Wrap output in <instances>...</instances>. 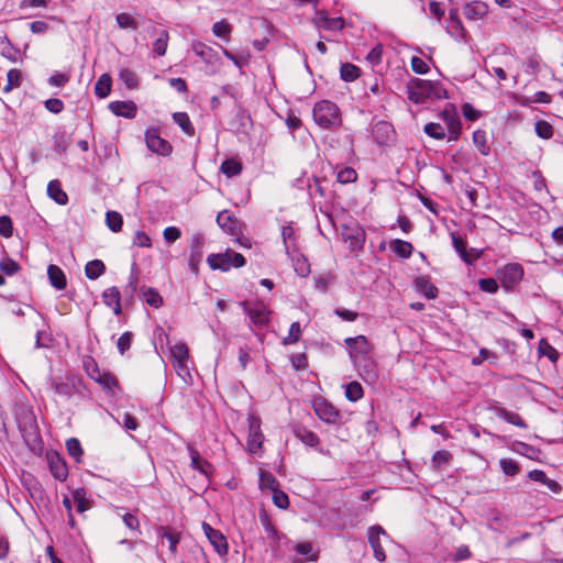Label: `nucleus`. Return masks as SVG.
I'll return each mask as SVG.
<instances>
[{
  "mask_svg": "<svg viewBox=\"0 0 563 563\" xmlns=\"http://www.w3.org/2000/svg\"><path fill=\"white\" fill-rule=\"evenodd\" d=\"M408 99L413 103H423L428 99H448L446 89L438 81L411 78L407 84Z\"/></svg>",
  "mask_w": 563,
  "mask_h": 563,
  "instance_id": "nucleus-1",
  "label": "nucleus"
},
{
  "mask_svg": "<svg viewBox=\"0 0 563 563\" xmlns=\"http://www.w3.org/2000/svg\"><path fill=\"white\" fill-rule=\"evenodd\" d=\"M313 120L314 122L323 128L329 129L340 123L339 108L329 100H322L313 107Z\"/></svg>",
  "mask_w": 563,
  "mask_h": 563,
  "instance_id": "nucleus-2",
  "label": "nucleus"
},
{
  "mask_svg": "<svg viewBox=\"0 0 563 563\" xmlns=\"http://www.w3.org/2000/svg\"><path fill=\"white\" fill-rule=\"evenodd\" d=\"M207 262L212 269L227 272L231 267H242L245 264V258L240 253L227 251L225 253L210 254Z\"/></svg>",
  "mask_w": 563,
  "mask_h": 563,
  "instance_id": "nucleus-3",
  "label": "nucleus"
},
{
  "mask_svg": "<svg viewBox=\"0 0 563 563\" xmlns=\"http://www.w3.org/2000/svg\"><path fill=\"white\" fill-rule=\"evenodd\" d=\"M51 386L57 395L69 399L81 391L82 380L79 376L68 374L65 377L53 379Z\"/></svg>",
  "mask_w": 563,
  "mask_h": 563,
  "instance_id": "nucleus-4",
  "label": "nucleus"
},
{
  "mask_svg": "<svg viewBox=\"0 0 563 563\" xmlns=\"http://www.w3.org/2000/svg\"><path fill=\"white\" fill-rule=\"evenodd\" d=\"M440 117L448 129L449 141H457L461 134L462 122L456 108L451 103L446 104Z\"/></svg>",
  "mask_w": 563,
  "mask_h": 563,
  "instance_id": "nucleus-5",
  "label": "nucleus"
},
{
  "mask_svg": "<svg viewBox=\"0 0 563 563\" xmlns=\"http://www.w3.org/2000/svg\"><path fill=\"white\" fill-rule=\"evenodd\" d=\"M497 277L505 289L511 290L522 279L523 268L517 263L507 264L497 271Z\"/></svg>",
  "mask_w": 563,
  "mask_h": 563,
  "instance_id": "nucleus-6",
  "label": "nucleus"
},
{
  "mask_svg": "<svg viewBox=\"0 0 563 563\" xmlns=\"http://www.w3.org/2000/svg\"><path fill=\"white\" fill-rule=\"evenodd\" d=\"M241 306L253 324L262 327L268 323L271 311L264 302H242Z\"/></svg>",
  "mask_w": 563,
  "mask_h": 563,
  "instance_id": "nucleus-7",
  "label": "nucleus"
},
{
  "mask_svg": "<svg viewBox=\"0 0 563 563\" xmlns=\"http://www.w3.org/2000/svg\"><path fill=\"white\" fill-rule=\"evenodd\" d=\"M249 437H247V448L249 451L253 454H256L263 445L264 435L261 430V420L260 418L251 415L249 416Z\"/></svg>",
  "mask_w": 563,
  "mask_h": 563,
  "instance_id": "nucleus-8",
  "label": "nucleus"
},
{
  "mask_svg": "<svg viewBox=\"0 0 563 563\" xmlns=\"http://www.w3.org/2000/svg\"><path fill=\"white\" fill-rule=\"evenodd\" d=\"M341 236L352 251L361 250L365 242V233L357 224L342 225Z\"/></svg>",
  "mask_w": 563,
  "mask_h": 563,
  "instance_id": "nucleus-9",
  "label": "nucleus"
},
{
  "mask_svg": "<svg viewBox=\"0 0 563 563\" xmlns=\"http://www.w3.org/2000/svg\"><path fill=\"white\" fill-rule=\"evenodd\" d=\"M202 530L219 555H224L228 553L227 539L219 530L213 529L207 522H202Z\"/></svg>",
  "mask_w": 563,
  "mask_h": 563,
  "instance_id": "nucleus-10",
  "label": "nucleus"
},
{
  "mask_svg": "<svg viewBox=\"0 0 563 563\" xmlns=\"http://www.w3.org/2000/svg\"><path fill=\"white\" fill-rule=\"evenodd\" d=\"M353 361L365 382L375 383L377 380L378 372L375 362L371 357L354 356Z\"/></svg>",
  "mask_w": 563,
  "mask_h": 563,
  "instance_id": "nucleus-11",
  "label": "nucleus"
},
{
  "mask_svg": "<svg viewBox=\"0 0 563 563\" xmlns=\"http://www.w3.org/2000/svg\"><path fill=\"white\" fill-rule=\"evenodd\" d=\"M145 142L147 148L163 156H167L172 153V145L161 137L155 131H147L145 134Z\"/></svg>",
  "mask_w": 563,
  "mask_h": 563,
  "instance_id": "nucleus-12",
  "label": "nucleus"
},
{
  "mask_svg": "<svg viewBox=\"0 0 563 563\" xmlns=\"http://www.w3.org/2000/svg\"><path fill=\"white\" fill-rule=\"evenodd\" d=\"M313 23L317 27L327 31H341L344 27V20L342 18H330L323 10L316 12Z\"/></svg>",
  "mask_w": 563,
  "mask_h": 563,
  "instance_id": "nucleus-13",
  "label": "nucleus"
},
{
  "mask_svg": "<svg viewBox=\"0 0 563 563\" xmlns=\"http://www.w3.org/2000/svg\"><path fill=\"white\" fill-rule=\"evenodd\" d=\"M316 415L327 423H336L340 420L339 411L325 400L314 401Z\"/></svg>",
  "mask_w": 563,
  "mask_h": 563,
  "instance_id": "nucleus-14",
  "label": "nucleus"
},
{
  "mask_svg": "<svg viewBox=\"0 0 563 563\" xmlns=\"http://www.w3.org/2000/svg\"><path fill=\"white\" fill-rule=\"evenodd\" d=\"M385 534L386 532L380 526H373L368 529V542L373 549L375 559L379 562L386 559L385 551L380 543V536Z\"/></svg>",
  "mask_w": 563,
  "mask_h": 563,
  "instance_id": "nucleus-15",
  "label": "nucleus"
},
{
  "mask_svg": "<svg viewBox=\"0 0 563 563\" xmlns=\"http://www.w3.org/2000/svg\"><path fill=\"white\" fill-rule=\"evenodd\" d=\"M345 344L352 350L351 356L354 360V356L365 357L371 351L372 346L368 343V340L364 335H357L355 338H346L344 340Z\"/></svg>",
  "mask_w": 563,
  "mask_h": 563,
  "instance_id": "nucleus-16",
  "label": "nucleus"
},
{
  "mask_svg": "<svg viewBox=\"0 0 563 563\" xmlns=\"http://www.w3.org/2000/svg\"><path fill=\"white\" fill-rule=\"evenodd\" d=\"M203 243L205 240L201 234H195L190 240L191 254L189 257V267L195 274L198 273V264L202 256Z\"/></svg>",
  "mask_w": 563,
  "mask_h": 563,
  "instance_id": "nucleus-17",
  "label": "nucleus"
},
{
  "mask_svg": "<svg viewBox=\"0 0 563 563\" xmlns=\"http://www.w3.org/2000/svg\"><path fill=\"white\" fill-rule=\"evenodd\" d=\"M109 109L117 117L133 119L136 115L137 108L133 101H112Z\"/></svg>",
  "mask_w": 563,
  "mask_h": 563,
  "instance_id": "nucleus-18",
  "label": "nucleus"
},
{
  "mask_svg": "<svg viewBox=\"0 0 563 563\" xmlns=\"http://www.w3.org/2000/svg\"><path fill=\"white\" fill-rule=\"evenodd\" d=\"M463 12L466 19L477 21L488 13V5L482 1H472L464 5Z\"/></svg>",
  "mask_w": 563,
  "mask_h": 563,
  "instance_id": "nucleus-19",
  "label": "nucleus"
},
{
  "mask_svg": "<svg viewBox=\"0 0 563 563\" xmlns=\"http://www.w3.org/2000/svg\"><path fill=\"white\" fill-rule=\"evenodd\" d=\"M48 465L52 475L56 479L64 482L67 478L68 470L66 463L58 454H53L48 456Z\"/></svg>",
  "mask_w": 563,
  "mask_h": 563,
  "instance_id": "nucleus-20",
  "label": "nucleus"
},
{
  "mask_svg": "<svg viewBox=\"0 0 563 563\" xmlns=\"http://www.w3.org/2000/svg\"><path fill=\"white\" fill-rule=\"evenodd\" d=\"M102 299L106 306L113 309L114 314L121 313V294L118 287L107 288L102 294Z\"/></svg>",
  "mask_w": 563,
  "mask_h": 563,
  "instance_id": "nucleus-21",
  "label": "nucleus"
},
{
  "mask_svg": "<svg viewBox=\"0 0 563 563\" xmlns=\"http://www.w3.org/2000/svg\"><path fill=\"white\" fill-rule=\"evenodd\" d=\"M528 476L531 481H534V482H538V483L544 485L552 493H559L561 490L560 484L558 482H555L554 479L549 478L543 471L533 470V471L529 472Z\"/></svg>",
  "mask_w": 563,
  "mask_h": 563,
  "instance_id": "nucleus-22",
  "label": "nucleus"
},
{
  "mask_svg": "<svg viewBox=\"0 0 563 563\" xmlns=\"http://www.w3.org/2000/svg\"><path fill=\"white\" fill-rule=\"evenodd\" d=\"M493 410H494V413L496 415V417L507 421L508 423H511V424L517 426L522 429L528 428L527 423L522 420V418L518 413L509 411L503 407H495Z\"/></svg>",
  "mask_w": 563,
  "mask_h": 563,
  "instance_id": "nucleus-23",
  "label": "nucleus"
},
{
  "mask_svg": "<svg viewBox=\"0 0 563 563\" xmlns=\"http://www.w3.org/2000/svg\"><path fill=\"white\" fill-rule=\"evenodd\" d=\"M47 275L49 283L54 288L58 290H63L66 288V276L62 268H59L57 265H49L47 268Z\"/></svg>",
  "mask_w": 563,
  "mask_h": 563,
  "instance_id": "nucleus-24",
  "label": "nucleus"
},
{
  "mask_svg": "<svg viewBox=\"0 0 563 563\" xmlns=\"http://www.w3.org/2000/svg\"><path fill=\"white\" fill-rule=\"evenodd\" d=\"M47 195L58 205H66L68 201L67 194L62 189L60 183L58 180H51L47 185Z\"/></svg>",
  "mask_w": 563,
  "mask_h": 563,
  "instance_id": "nucleus-25",
  "label": "nucleus"
},
{
  "mask_svg": "<svg viewBox=\"0 0 563 563\" xmlns=\"http://www.w3.org/2000/svg\"><path fill=\"white\" fill-rule=\"evenodd\" d=\"M416 288L422 292L428 299H434L438 296V288L430 282L428 277L421 276L415 280Z\"/></svg>",
  "mask_w": 563,
  "mask_h": 563,
  "instance_id": "nucleus-26",
  "label": "nucleus"
},
{
  "mask_svg": "<svg viewBox=\"0 0 563 563\" xmlns=\"http://www.w3.org/2000/svg\"><path fill=\"white\" fill-rule=\"evenodd\" d=\"M451 238H452V243H453V246L455 249V251L459 253V255L461 256V258L466 263V264H472L473 261L475 258L478 257V254H476L475 256L471 257L466 251V243L465 241L462 239V236H460L457 233H451Z\"/></svg>",
  "mask_w": 563,
  "mask_h": 563,
  "instance_id": "nucleus-27",
  "label": "nucleus"
},
{
  "mask_svg": "<svg viewBox=\"0 0 563 563\" xmlns=\"http://www.w3.org/2000/svg\"><path fill=\"white\" fill-rule=\"evenodd\" d=\"M217 223L227 232L234 234L238 227V221L232 217V214L223 210L217 216Z\"/></svg>",
  "mask_w": 563,
  "mask_h": 563,
  "instance_id": "nucleus-28",
  "label": "nucleus"
},
{
  "mask_svg": "<svg viewBox=\"0 0 563 563\" xmlns=\"http://www.w3.org/2000/svg\"><path fill=\"white\" fill-rule=\"evenodd\" d=\"M189 454L191 459V467L199 471L203 475H208L209 468L211 467L210 463L202 459L197 450L189 446Z\"/></svg>",
  "mask_w": 563,
  "mask_h": 563,
  "instance_id": "nucleus-29",
  "label": "nucleus"
},
{
  "mask_svg": "<svg viewBox=\"0 0 563 563\" xmlns=\"http://www.w3.org/2000/svg\"><path fill=\"white\" fill-rule=\"evenodd\" d=\"M393 133V126L385 121H380L374 126V135L379 144L388 142Z\"/></svg>",
  "mask_w": 563,
  "mask_h": 563,
  "instance_id": "nucleus-30",
  "label": "nucleus"
},
{
  "mask_svg": "<svg viewBox=\"0 0 563 563\" xmlns=\"http://www.w3.org/2000/svg\"><path fill=\"white\" fill-rule=\"evenodd\" d=\"M294 433L298 440L311 448L317 446L320 442L319 437L306 428H296Z\"/></svg>",
  "mask_w": 563,
  "mask_h": 563,
  "instance_id": "nucleus-31",
  "label": "nucleus"
},
{
  "mask_svg": "<svg viewBox=\"0 0 563 563\" xmlns=\"http://www.w3.org/2000/svg\"><path fill=\"white\" fill-rule=\"evenodd\" d=\"M174 122L188 136H194L195 128L186 112H175L173 114Z\"/></svg>",
  "mask_w": 563,
  "mask_h": 563,
  "instance_id": "nucleus-32",
  "label": "nucleus"
},
{
  "mask_svg": "<svg viewBox=\"0 0 563 563\" xmlns=\"http://www.w3.org/2000/svg\"><path fill=\"white\" fill-rule=\"evenodd\" d=\"M106 271V265L100 260H92L88 262L85 266V274L89 279L99 278Z\"/></svg>",
  "mask_w": 563,
  "mask_h": 563,
  "instance_id": "nucleus-33",
  "label": "nucleus"
},
{
  "mask_svg": "<svg viewBox=\"0 0 563 563\" xmlns=\"http://www.w3.org/2000/svg\"><path fill=\"white\" fill-rule=\"evenodd\" d=\"M390 249L402 258H409L413 251L411 243L399 239L390 242Z\"/></svg>",
  "mask_w": 563,
  "mask_h": 563,
  "instance_id": "nucleus-34",
  "label": "nucleus"
},
{
  "mask_svg": "<svg viewBox=\"0 0 563 563\" xmlns=\"http://www.w3.org/2000/svg\"><path fill=\"white\" fill-rule=\"evenodd\" d=\"M111 82H112V80H111L110 75H108V74L101 75L95 85V93L99 98L108 97L111 91Z\"/></svg>",
  "mask_w": 563,
  "mask_h": 563,
  "instance_id": "nucleus-35",
  "label": "nucleus"
},
{
  "mask_svg": "<svg viewBox=\"0 0 563 563\" xmlns=\"http://www.w3.org/2000/svg\"><path fill=\"white\" fill-rule=\"evenodd\" d=\"M473 143L482 155L489 154V146L487 144V135L484 130H476L473 133Z\"/></svg>",
  "mask_w": 563,
  "mask_h": 563,
  "instance_id": "nucleus-36",
  "label": "nucleus"
},
{
  "mask_svg": "<svg viewBox=\"0 0 563 563\" xmlns=\"http://www.w3.org/2000/svg\"><path fill=\"white\" fill-rule=\"evenodd\" d=\"M119 78L129 89H135L139 86V78L136 74L129 68L121 69Z\"/></svg>",
  "mask_w": 563,
  "mask_h": 563,
  "instance_id": "nucleus-37",
  "label": "nucleus"
},
{
  "mask_svg": "<svg viewBox=\"0 0 563 563\" xmlns=\"http://www.w3.org/2000/svg\"><path fill=\"white\" fill-rule=\"evenodd\" d=\"M106 223L112 232H119L123 224L122 216L117 211H108L106 213Z\"/></svg>",
  "mask_w": 563,
  "mask_h": 563,
  "instance_id": "nucleus-38",
  "label": "nucleus"
},
{
  "mask_svg": "<svg viewBox=\"0 0 563 563\" xmlns=\"http://www.w3.org/2000/svg\"><path fill=\"white\" fill-rule=\"evenodd\" d=\"M21 71L19 69H10L7 74V85L3 87V92L8 93L12 89L20 87Z\"/></svg>",
  "mask_w": 563,
  "mask_h": 563,
  "instance_id": "nucleus-39",
  "label": "nucleus"
},
{
  "mask_svg": "<svg viewBox=\"0 0 563 563\" xmlns=\"http://www.w3.org/2000/svg\"><path fill=\"white\" fill-rule=\"evenodd\" d=\"M73 498L76 501V510L77 512H85L90 508V501L86 498V492L84 488H78L74 492Z\"/></svg>",
  "mask_w": 563,
  "mask_h": 563,
  "instance_id": "nucleus-40",
  "label": "nucleus"
},
{
  "mask_svg": "<svg viewBox=\"0 0 563 563\" xmlns=\"http://www.w3.org/2000/svg\"><path fill=\"white\" fill-rule=\"evenodd\" d=\"M221 172L228 177L236 176L242 170V165L235 159H225L220 167Z\"/></svg>",
  "mask_w": 563,
  "mask_h": 563,
  "instance_id": "nucleus-41",
  "label": "nucleus"
},
{
  "mask_svg": "<svg viewBox=\"0 0 563 563\" xmlns=\"http://www.w3.org/2000/svg\"><path fill=\"white\" fill-rule=\"evenodd\" d=\"M364 395L360 383L351 382L345 386V397L351 401L360 400Z\"/></svg>",
  "mask_w": 563,
  "mask_h": 563,
  "instance_id": "nucleus-42",
  "label": "nucleus"
},
{
  "mask_svg": "<svg viewBox=\"0 0 563 563\" xmlns=\"http://www.w3.org/2000/svg\"><path fill=\"white\" fill-rule=\"evenodd\" d=\"M170 354L173 362L175 361H188L189 350L184 342L176 343L170 347Z\"/></svg>",
  "mask_w": 563,
  "mask_h": 563,
  "instance_id": "nucleus-43",
  "label": "nucleus"
},
{
  "mask_svg": "<svg viewBox=\"0 0 563 563\" xmlns=\"http://www.w3.org/2000/svg\"><path fill=\"white\" fill-rule=\"evenodd\" d=\"M341 78L345 81H353L360 76V68L353 64L345 63L340 69Z\"/></svg>",
  "mask_w": 563,
  "mask_h": 563,
  "instance_id": "nucleus-44",
  "label": "nucleus"
},
{
  "mask_svg": "<svg viewBox=\"0 0 563 563\" xmlns=\"http://www.w3.org/2000/svg\"><path fill=\"white\" fill-rule=\"evenodd\" d=\"M427 135L434 140H443L445 137L444 128L440 123L430 122L423 128Z\"/></svg>",
  "mask_w": 563,
  "mask_h": 563,
  "instance_id": "nucleus-45",
  "label": "nucleus"
},
{
  "mask_svg": "<svg viewBox=\"0 0 563 563\" xmlns=\"http://www.w3.org/2000/svg\"><path fill=\"white\" fill-rule=\"evenodd\" d=\"M357 179V173L352 167H343L336 174V180L342 184H351Z\"/></svg>",
  "mask_w": 563,
  "mask_h": 563,
  "instance_id": "nucleus-46",
  "label": "nucleus"
},
{
  "mask_svg": "<svg viewBox=\"0 0 563 563\" xmlns=\"http://www.w3.org/2000/svg\"><path fill=\"white\" fill-rule=\"evenodd\" d=\"M232 32V25L225 20L216 22L212 25V33L217 37L227 38Z\"/></svg>",
  "mask_w": 563,
  "mask_h": 563,
  "instance_id": "nucleus-47",
  "label": "nucleus"
},
{
  "mask_svg": "<svg viewBox=\"0 0 563 563\" xmlns=\"http://www.w3.org/2000/svg\"><path fill=\"white\" fill-rule=\"evenodd\" d=\"M168 38H169L168 32L164 30L161 32L159 36L153 43V49L158 56L165 55L166 49H167Z\"/></svg>",
  "mask_w": 563,
  "mask_h": 563,
  "instance_id": "nucleus-48",
  "label": "nucleus"
},
{
  "mask_svg": "<svg viewBox=\"0 0 563 563\" xmlns=\"http://www.w3.org/2000/svg\"><path fill=\"white\" fill-rule=\"evenodd\" d=\"M66 449H67L68 454L70 456H73L75 459V461H77V462L80 460V456L84 453L81 444H80L79 440H77L76 438H70L67 440Z\"/></svg>",
  "mask_w": 563,
  "mask_h": 563,
  "instance_id": "nucleus-49",
  "label": "nucleus"
},
{
  "mask_svg": "<svg viewBox=\"0 0 563 563\" xmlns=\"http://www.w3.org/2000/svg\"><path fill=\"white\" fill-rule=\"evenodd\" d=\"M143 295L145 298V301L155 308H158L163 303V298L161 295L153 288H143Z\"/></svg>",
  "mask_w": 563,
  "mask_h": 563,
  "instance_id": "nucleus-50",
  "label": "nucleus"
},
{
  "mask_svg": "<svg viewBox=\"0 0 563 563\" xmlns=\"http://www.w3.org/2000/svg\"><path fill=\"white\" fill-rule=\"evenodd\" d=\"M301 335V328L299 322H292L288 335L283 340L285 345L295 344L299 341Z\"/></svg>",
  "mask_w": 563,
  "mask_h": 563,
  "instance_id": "nucleus-51",
  "label": "nucleus"
},
{
  "mask_svg": "<svg viewBox=\"0 0 563 563\" xmlns=\"http://www.w3.org/2000/svg\"><path fill=\"white\" fill-rule=\"evenodd\" d=\"M536 133L541 139H550L553 135V128L547 121L540 120L536 123Z\"/></svg>",
  "mask_w": 563,
  "mask_h": 563,
  "instance_id": "nucleus-52",
  "label": "nucleus"
},
{
  "mask_svg": "<svg viewBox=\"0 0 563 563\" xmlns=\"http://www.w3.org/2000/svg\"><path fill=\"white\" fill-rule=\"evenodd\" d=\"M117 23L121 29H133L137 27V22L129 13H120L117 15Z\"/></svg>",
  "mask_w": 563,
  "mask_h": 563,
  "instance_id": "nucleus-53",
  "label": "nucleus"
},
{
  "mask_svg": "<svg viewBox=\"0 0 563 563\" xmlns=\"http://www.w3.org/2000/svg\"><path fill=\"white\" fill-rule=\"evenodd\" d=\"M500 467L503 472L508 476H515L519 472L518 464L511 460V459H501L500 460Z\"/></svg>",
  "mask_w": 563,
  "mask_h": 563,
  "instance_id": "nucleus-54",
  "label": "nucleus"
},
{
  "mask_svg": "<svg viewBox=\"0 0 563 563\" xmlns=\"http://www.w3.org/2000/svg\"><path fill=\"white\" fill-rule=\"evenodd\" d=\"M133 339V333L130 331L124 332L117 342V347L120 354H124L130 347Z\"/></svg>",
  "mask_w": 563,
  "mask_h": 563,
  "instance_id": "nucleus-55",
  "label": "nucleus"
},
{
  "mask_svg": "<svg viewBox=\"0 0 563 563\" xmlns=\"http://www.w3.org/2000/svg\"><path fill=\"white\" fill-rule=\"evenodd\" d=\"M295 550L298 554L308 556L310 561H317L318 559V555L312 551V544L309 542L298 543Z\"/></svg>",
  "mask_w": 563,
  "mask_h": 563,
  "instance_id": "nucleus-56",
  "label": "nucleus"
},
{
  "mask_svg": "<svg viewBox=\"0 0 563 563\" xmlns=\"http://www.w3.org/2000/svg\"><path fill=\"white\" fill-rule=\"evenodd\" d=\"M451 457H452L451 453L445 450L437 451L432 455V463L435 467H441V466L448 464L449 461L451 460Z\"/></svg>",
  "mask_w": 563,
  "mask_h": 563,
  "instance_id": "nucleus-57",
  "label": "nucleus"
},
{
  "mask_svg": "<svg viewBox=\"0 0 563 563\" xmlns=\"http://www.w3.org/2000/svg\"><path fill=\"white\" fill-rule=\"evenodd\" d=\"M292 262H294V268L298 275L305 277L310 273V266L306 258L297 257V258H294Z\"/></svg>",
  "mask_w": 563,
  "mask_h": 563,
  "instance_id": "nucleus-58",
  "label": "nucleus"
},
{
  "mask_svg": "<svg viewBox=\"0 0 563 563\" xmlns=\"http://www.w3.org/2000/svg\"><path fill=\"white\" fill-rule=\"evenodd\" d=\"M13 228H12V221L10 217L8 216H1L0 217V235L3 238H10L12 236Z\"/></svg>",
  "mask_w": 563,
  "mask_h": 563,
  "instance_id": "nucleus-59",
  "label": "nucleus"
},
{
  "mask_svg": "<svg viewBox=\"0 0 563 563\" xmlns=\"http://www.w3.org/2000/svg\"><path fill=\"white\" fill-rule=\"evenodd\" d=\"M181 236V231L177 227H167L163 231V238L167 243H174Z\"/></svg>",
  "mask_w": 563,
  "mask_h": 563,
  "instance_id": "nucleus-60",
  "label": "nucleus"
},
{
  "mask_svg": "<svg viewBox=\"0 0 563 563\" xmlns=\"http://www.w3.org/2000/svg\"><path fill=\"white\" fill-rule=\"evenodd\" d=\"M478 286L481 290L488 294H495L498 290V284L494 278L479 279Z\"/></svg>",
  "mask_w": 563,
  "mask_h": 563,
  "instance_id": "nucleus-61",
  "label": "nucleus"
},
{
  "mask_svg": "<svg viewBox=\"0 0 563 563\" xmlns=\"http://www.w3.org/2000/svg\"><path fill=\"white\" fill-rule=\"evenodd\" d=\"M260 485H261V487L269 488V489H273L274 492H275V489H277L276 488V486H277L276 478L272 474L266 473V472L261 473Z\"/></svg>",
  "mask_w": 563,
  "mask_h": 563,
  "instance_id": "nucleus-62",
  "label": "nucleus"
},
{
  "mask_svg": "<svg viewBox=\"0 0 563 563\" xmlns=\"http://www.w3.org/2000/svg\"><path fill=\"white\" fill-rule=\"evenodd\" d=\"M45 108L54 114H58L64 110V102L58 98H51L45 101Z\"/></svg>",
  "mask_w": 563,
  "mask_h": 563,
  "instance_id": "nucleus-63",
  "label": "nucleus"
},
{
  "mask_svg": "<svg viewBox=\"0 0 563 563\" xmlns=\"http://www.w3.org/2000/svg\"><path fill=\"white\" fill-rule=\"evenodd\" d=\"M69 81V75L55 71L49 78L48 84L55 87H64Z\"/></svg>",
  "mask_w": 563,
  "mask_h": 563,
  "instance_id": "nucleus-64",
  "label": "nucleus"
}]
</instances>
